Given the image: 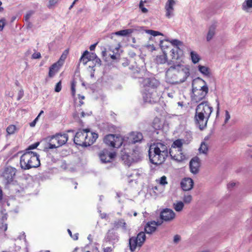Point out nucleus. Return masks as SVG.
Returning <instances> with one entry per match:
<instances>
[{"label":"nucleus","mask_w":252,"mask_h":252,"mask_svg":"<svg viewBox=\"0 0 252 252\" xmlns=\"http://www.w3.org/2000/svg\"><path fill=\"white\" fill-rule=\"evenodd\" d=\"M94 60L95 61V65H96V64H97L98 65H101V61L100 59L99 58H98L97 56H96V58H94Z\"/></svg>","instance_id":"680f3d73"},{"label":"nucleus","mask_w":252,"mask_h":252,"mask_svg":"<svg viewBox=\"0 0 252 252\" xmlns=\"http://www.w3.org/2000/svg\"><path fill=\"white\" fill-rule=\"evenodd\" d=\"M235 183H230L228 184L227 187L228 189H230L233 188L234 186H235Z\"/></svg>","instance_id":"774afa93"},{"label":"nucleus","mask_w":252,"mask_h":252,"mask_svg":"<svg viewBox=\"0 0 252 252\" xmlns=\"http://www.w3.org/2000/svg\"><path fill=\"white\" fill-rule=\"evenodd\" d=\"M120 221H121V219L115 221L113 223V226H114V227L118 228L120 227H121L122 223H120Z\"/></svg>","instance_id":"09e8293b"},{"label":"nucleus","mask_w":252,"mask_h":252,"mask_svg":"<svg viewBox=\"0 0 252 252\" xmlns=\"http://www.w3.org/2000/svg\"><path fill=\"white\" fill-rule=\"evenodd\" d=\"M184 206V203L182 201H178L173 204L174 209L177 212H181L183 210Z\"/></svg>","instance_id":"2f4dec72"},{"label":"nucleus","mask_w":252,"mask_h":252,"mask_svg":"<svg viewBox=\"0 0 252 252\" xmlns=\"http://www.w3.org/2000/svg\"><path fill=\"white\" fill-rule=\"evenodd\" d=\"M88 130V129H83L76 132L74 138V142L76 145L85 147Z\"/></svg>","instance_id":"9d476101"},{"label":"nucleus","mask_w":252,"mask_h":252,"mask_svg":"<svg viewBox=\"0 0 252 252\" xmlns=\"http://www.w3.org/2000/svg\"><path fill=\"white\" fill-rule=\"evenodd\" d=\"M123 160L124 161L125 164L127 165L128 166H129L131 165L132 162L131 159L130 158L129 156L127 155L123 156Z\"/></svg>","instance_id":"4c0bfd02"},{"label":"nucleus","mask_w":252,"mask_h":252,"mask_svg":"<svg viewBox=\"0 0 252 252\" xmlns=\"http://www.w3.org/2000/svg\"><path fill=\"white\" fill-rule=\"evenodd\" d=\"M34 13V11L33 10H30L28 11L24 17L25 21L29 22L30 18Z\"/></svg>","instance_id":"a19ab883"},{"label":"nucleus","mask_w":252,"mask_h":252,"mask_svg":"<svg viewBox=\"0 0 252 252\" xmlns=\"http://www.w3.org/2000/svg\"><path fill=\"white\" fill-rule=\"evenodd\" d=\"M146 240L145 232H139L136 237L132 236L129 238L128 245L129 249L131 252H133L137 247H141Z\"/></svg>","instance_id":"423d86ee"},{"label":"nucleus","mask_w":252,"mask_h":252,"mask_svg":"<svg viewBox=\"0 0 252 252\" xmlns=\"http://www.w3.org/2000/svg\"><path fill=\"white\" fill-rule=\"evenodd\" d=\"M191 100L196 103L203 101L207 96L209 88L206 82L200 77L194 79L192 83Z\"/></svg>","instance_id":"20e7f679"},{"label":"nucleus","mask_w":252,"mask_h":252,"mask_svg":"<svg viewBox=\"0 0 252 252\" xmlns=\"http://www.w3.org/2000/svg\"><path fill=\"white\" fill-rule=\"evenodd\" d=\"M75 86L76 82L74 80H73L72 81L71 85V94L73 97H74L75 95Z\"/></svg>","instance_id":"c03bdc74"},{"label":"nucleus","mask_w":252,"mask_h":252,"mask_svg":"<svg viewBox=\"0 0 252 252\" xmlns=\"http://www.w3.org/2000/svg\"><path fill=\"white\" fill-rule=\"evenodd\" d=\"M225 113V118L224 123L226 124L227 123L228 120L230 119V115L227 110H226Z\"/></svg>","instance_id":"603ef678"},{"label":"nucleus","mask_w":252,"mask_h":252,"mask_svg":"<svg viewBox=\"0 0 252 252\" xmlns=\"http://www.w3.org/2000/svg\"><path fill=\"white\" fill-rule=\"evenodd\" d=\"M98 44V42H96L94 44H92L90 46V50L91 51H94V49H95V48L96 47V46L97 45V44Z\"/></svg>","instance_id":"69168bd1"},{"label":"nucleus","mask_w":252,"mask_h":252,"mask_svg":"<svg viewBox=\"0 0 252 252\" xmlns=\"http://www.w3.org/2000/svg\"><path fill=\"white\" fill-rule=\"evenodd\" d=\"M181 239V237L178 235H176L174 237L173 242L175 243H178Z\"/></svg>","instance_id":"6e6d98bb"},{"label":"nucleus","mask_w":252,"mask_h":252,"mask_svg":"<svg viewBox=\"0 0 252 252\" xmlns=\"http://www.w3.org/2000/svg\"><path fill=\"white\" fill-rule=\"evenodd\" d=\"M113 249L110 247L103 248V252H112Z\"/></svg>","instance_id":"e2e57ef3"},{"label":"nucleus","mask_w":252,"mask_h":252,"mask_svg":"<svg viewBox=\"0 0 252 252\" xmlns=\"http://www.w3.org/2000/svg\"><path fill=\"white\" fill-rule=\"evenodd\" d=\"M20 164L24 170L38 167L40 165L39 156L35 152L27 151L21 156Z\"/></svg>","instance_id":"39448f33"},{"label":"nucleus","mask_w":252,"mask_h":252,"mask_svg":"<svg viewBox=\"0 0 252 252\" xmlns=\"http://www.w3.org/2000/svg\"><path fill=\"white\" fill-rule=\"evenodd\" d=\"M16 169L15 168L9 166L5 168L2 174V177L4 179L5 186L8 185L13 181Z\"/></svg>","instance_id":"1a4fd4ad"},{"label":"nucleus","mask_w":252,"mask_h":252,"mask_svg":"<svg viewBox=\"0 0 252 252\" xmlns=\"http://www.w3.org/2000/svg\"><path fill=\"white\" fill-rule=\"evenodd\" d=\"M194 182L190 178H185L181 182V187L184 191L191 190L193 187Z\"/></svg>","instance_id":"4468645a"},{"label":"nucleus","mask_w":252,"mask_h":252,"mask_svg":"<svg viewBox=\"0 0 252 252\" xmlns=\"http://www.w3.org/2000/svg\"><path fill=\"white\" fill-rule=\"evenodd\" d=\"M143 138V135L141 132H132L130 133L128 138L129 143L135 144L141 141Z\"/></svg>","instance_id":"6ab92c4d"},{"label":"nucleus","mask_w":252,"mask_h":252,"mask_svg":"<svg viewBox=\"0 0 252 252\" xmlns=\"http://www.w3.org/2000/svg\"><path fill=\"white\" fill-rule=\"evenodd\" d=\"M175 4L174 0H167L165 5V9L166 11L165 16L168 18H170L173 16L174 8L173 6Z\"/></svg>","instance_id":"dca6fc26"},{"label":"nucleus","mask_w":252,"mask_h":252,"mask_svg":"<svg viewBox=\"0 0 252 252\" xmlns=\"http://www.w3.org/2000/svg\"><path fill=\"white\" fill-rule=\"evenodd\" d=\"M192 196L189 194H185L183 198L184 202L187 204L190 203L192 201Z\"/></svg>","instance_id":"e433bc0d"},{"label":"nucleus","mask_w":252,"mask_h":252,"mask_svg":"<svg viewBox=\"0 0 252 252\" xmlns=\"http://www.w3.org/2000/svg\"><path fill=\"white\" fill-rule=\"evenodd\" d=\"M110 56L113 60H117L120 58V55L119 54H110Z\"/></svg>","instance_id":"864d4df0"},{"label":"nucleus","mask_w":252,"mask_h":252,"mask_svg":"<svg viewBox=\"0 0 252 252\" xmlns=\"http://www.w3.org/2000/svg\"><path fill=\"white\" fill-rule=\"evenodd\" d=\"M121 221H120V223H122L121 227H122V228L124 231H126L127 230L126 222L124 220H123V219H121Z\"/></svg>","instance_id":"5fc2aeb1"},{"label":"nucleus","mask_w":252,"mask_h":252,"mask_svg":"<svg viewBox=\"0 0 252 252\" xmlns=\"http://www.w3.org/2000/svg\"><path fill=\"white\" fill-rule=\"evenodd\" d=\"M71 238L74 240H77L78 239V233H76L74 235H72Z\"/></svg>","instance_id":"338daca9"},{"label":"nucleus","mask_w":252,"mask_h":252,"mask_svg":"<svg viewBox=\"0 0 252 252\" xmlns=\"http://www.w3.org/2000/svg\"><path fill=\"white\" fill-rule=\"evenodd\" d=\"M62 90V82L60 81L58 83H57L55 88V91L56 92L59 93Z\"/></svg>","instance_id":"de8ad7c7"},{"label":"nucleus","mask_w":252,"mask_h":252,"mask_svg":"<svg viewBox=\"0 0 252 252\" xmlns=\"http://www.w3.org/2000/svg\"><path fill=\"white\" fill-rule=\"evenodd\" d=\"M168 154L173 159L178 162H181L186 158V156L182 152V150L180 149H178L177 152H174L173 154L171 153V151H169Z\"/></svg>","instance_id":"a211bd4d"},{"label":"nucleus","mask_w":252,"mask_h":252,"mask_svg":"<svg viewBox=\"0 0 252 252\" xmlns=\"http://www.w3.org/2000/svg\"><path fill=\"white\" fill-rule=\"evenodd\" d=\"M57 138L56 135L52 136L48 144V148L50 149H55L58 148L59 146H57Z\"/></svg>","instance_id":"c85d7f7f"},{"label":"nucleus","mask_w":252,"mask_h":252,"mask_svg":"<svg viewBox=\"0 0 252 252\" xmlns=\"http://www.w3.org/2000/svg\"><path fill=\"white\" fill-rule=\"evenodd\" d=\"M188 68L181 64L170 66L166 71V81L170 84H177L184 82L189 76Z\"/></svg>","instance_id":"f03ea898"},{"label":"nucleus","mask_w":252,"mask_h":252,"mask_svg":"<svg viewBox=\"0 0 252 252\" xmlns=\"http://www.w3.org/2000/svg\"><path fill=\"white\" fill-rule=\"evenodd\" d=\"M190 57L193 63H197L200 60L199 56L194 51L190 52Z\"/></svg>","instance_id":"7c9ffc66"},{"label":"nucleus","mask_w":252,"mask_h":252,"mask_svg":"<svg viewBox=\"0 0 252 252\" xmlns=\"http://www.w3.org/2000/svg\"><path fill=\"white\" fill-rule=\"evenodd\" d=\"M170 43L173 45L176 46L177 47L176 48H177V49L178 48V46H181L183 44V43L181 41H180V40H179L178 39H173V40H171L170 41Z\"/></svg>","instance_id":"79ce46f5"},{"label":"nucleus","mask_w":252,"mask_h":252,"mask_svg":"<svg viewBox=\"0 0 252 252\" xmlns=\"http://www.w3.org/2000/svg\"><path fill=\"white\" fill-rule=\"evenodd\" d=\"M24 95V91L21 90L18 93L17 100H19Z\"/></svg>","instance_id":"bf43d9fd"},{"label":"nucleus","mask_w":252,"mask_h":252,"mask_svg":"<svg viewBox=\"0 0 252 252\" xmlns=\"http://www.w3.org/2000/svg\"><path fill=\"white\" fill-rule=\"evenodd\" d=\"M199 158L197 157L192 158L189 162V168L190 172L195 174L199 171L200 166Z\"/></svg>","instance_id":"2eb2a0df"},{"label":"nucleus","mask_w":252,"mask_h":252,"mask_svg":"<svg viewBox=\"0 0 252 252\" xmlns=\"http://www.w3.org/2000/svg\"><path fill=\"white\" fill-rule=\"evenodd\" d=\"M162 221H151L147 223L145 227V231L147 234H152L156 230L157 226L161 225Z\"/></svg>","instance_id":"f3484780"},{"label":"nucleus","mask_w":252,"mask_h":252,"mask_svg":"<svg viewBox=\"0 0 252 252\" xmlns=\"http://www.w3.org/2000/svg\"><path fill=\"white\" fill-rule=\"evenodd\" d=\"M242 7L244 10L252 8V0H245L242 4Z\"/></svg>","instance_id":"473e14b6"},{"label":"nucleus","mask_w":252,"mask_h":252,"mask_svg":"<svg viewBox=\"0 0 252 252\" xmlns=\"http://www.w3.org/2000/svg\"><path fill=\"white\" fill-rule=\"evenodd\" d=\"M5 25V20L2 18L0 20V31H2Z\"/></svg>","instance_id":"3c124183"},{"label":"nucleus","mask_w":252,"mask_h":252,"mask_svg":"<svg viewBox=\"0 0 252 252\" xmlns=\"http://www.w3.org/2000/svg\"><path fill=\"white\" fill-rule=\"evenodd\" d=\"M87 134L88 136L87 137L86 140L85 141V147L89 146L92 145L98 138L97 134L91 132L89 129L88 130Z\"/></svg>","instance_id":"aec40b11"},{"label":"nucleus","mask_w":252,"mask_h":252,"mask_svg":"<svg viewBox=\"0 0 252 252\" xmlns=\"http://www.w3.org/2000/svg\"><path fill=\"white\" fill-rule=\"evenodd\" d=\"M40 57H41V55H40V53L39 52L35 53L33 54L32 55V58L33 59H39Z\"/></svg>","instance_id":"13d9d810"},{"label":"nucleus","mask_w":252,"mask_h":252,"mask_svg":"<svg viewBox=\"0 0 252 252\" xmlns=\"http://www.w3.org/2000/svg\"><path fill=\"white\" fill-rule=\"evenodd\" d=\"M145 32H146V33L151 34L154 36H156L159 35H162V34L159 32L155 31H153V30H145Z\"/></svg>","instance_id":"ea45409f"},{"label":"nucleus","mask_w":252,"mask_h":252,"mask_svg":"<svg viewBox=\"0 0 252 252\" xmlns=\"http://www.w3.org/2000/svg\"><path fill=\"white\" fill-rule=\"evenodd\" d=\"M167 61V55L164 52L163 54L160 55H158L157 57L156 61L158 64H163L165 63Z\"/></svg>","instance_id":"cd10ccee"},{"label":"nucleus","mask_w":252,"mask_h":252,"mask_svg":"<svg viewBox=\"0 0 252 252\" xmlns=\"http://www.w3.org/2000/svg\"><path fill=\"white\" fill-rule=\"evenodd\" d=\"M0 229H3L5 231L7 229V224L6 223L2 224L1 226L0 227Z\"/></svg>","instance_id":"0e129e2a"},{"label":"nucleus","mask_w":252,"mask_h":252,"mask_svg":"<svg viewBox=\"0 0 252 252\" xmlns=\"http://www.w3.org/2000/svg\"><path fill=\"white\" fill-rule=\"evenodd\" d=\"M168 155L167 147L163 143H154L149 148V158L153 164L158 165L162 163Z\"/></svg>","instance_id":"7ed1b4c3"},{"label":"nucleus","mask_w":252,"mask_h":252,"mask_svg":"<svg viewBox=\"0 0 252 252\" xmlns=\"http://www.w3.org/2000/svg\"><path fill=\"white\" fill-rule=\"evenodd\" d=\"M62 65V64L59 61L54 63L49 68V76L50 77H53L58 72Z\"/></svg>","instance_id":"5701e85b"},{"label":"nucleus","mask_w":252,"mask_h":252,"mask_svg":"<svg viewBox=\"0 0 252 252\" xmlns=\"http://www.w3.org/2000/svg\"><path fill=\"white\" fill-rule=\"evenodd\" d=\"M216 26L214 25H213L209 27L206 37L207 41H210L213 38L216 33Z\"/></svg>","instance_id":"a878e982"},{"label":"nucleus","mask_w":252,"mask_h":252,"mask_svg":"<svg viewBox=\"0 0 252 252\" xmlns=\"http://www.w3.org/2000/svg\"><path fill=\"white\" fill-rule=\"evenodd\" d=\"M114 139L115 135L110 134L104 137L103 141L106 145L113 147Z\"/></svg>","instance_id":"393cba45"},{"label":"nucleus","mask_w":252,"mask_h":252,"mask_svg":"<svg viewBox=\"0 0 252 252\" xmlns=\"http://www.w3.org/2000/svg\"><path fill=\"white\" fill-rule=\"evenodd\" d=\"M198 70L199 72L202 73L203 75L210 77L211 75V72L210 69L206 66L201 65H199L198 66Z\"/></svg>","instance_id":"b1692460"},{"label":"nucleus","mask_w":252,"mask_h":252,"mask_svg":"<svg viewBox=\"0 0 252 252\" xmlns=\"http://www.w3.org/2000/svg\"><path fill=\"white\" fill-rule=\"evenodd\" d=\"M177 48L176 49H172L170 52L172 53V56H173L172 58L177 59L178 58V56H176L175 53L177 52Z\"/></svg>","instance_id":"4d7b16f0"},{"label":"nucleus","mask_w":252,"mask_h":252,"mask_svg":"<svg viewBox=\"0 0 252 252\" xmlns=\"http://www.w3.org/2000/svg\"><path fill=\"white\" fill-rule=\"evenodd\" d=\"M143 84L144 91L149 89L152 91V90H156L159 85V82L155 78H147L144 79Z\"/></svg>","instance_id":"f8f14e48"},{"label":"nucleus","mask_w":252,"mask_h":252,"mask_svg":"<svg viewBox=\"0 0 252 252\" xmlns=\"http://www.w3.org/2000/svg\"><path fill=\"white\" fill-rule=\"evenodd\" d=\"M208 150L207 145L204 142H202L199 149V152L203 154H206L208 152Z\"/></svg>","instance_id":"f704fd0d"},{"label":"nucleus","mask_w":252,"mask_h":252,"mask_svg":"<svg viewBox=\"0 0 252 252\" xmlns=\"http://www.w3.org/2000/svg\"><path fill=\"white\" fill-rule=\"evenodd\" d=\"M56 136L57 138V146H59V147L65 144L67 142L68 139V135L66 133L63 134H56Z\"/></svg>","instance_id":"412c9836"},{"label":"nucleus","mask_w":252,"mask_h":252,"mask_svg":"<svg viewBox=\"0 0 252 252\" xmlns=\"http://www.w3.org/2000/svg\"><path fill=\"white\" fill-rule=\"evenodd\" d=\"M119 240V236L114 228L109 230L105 237V242H109L112 245L117 243Z\"/></svg>","instance_id":"ddd939ff"},{"label":"nucleus","mask_w":252,"mask_h":252,"mask_svg":"<svg viewBox=\"0 0 252 252\" xmlns=\"http://www.w3.org/2000/svg\"><path fill=\"white\" fill-rule=\"evenodd\" d=\"M183 145V140L179 139L176 140L172 143L169 151L173 154L174 152H177L178 149H182Z\"/></svg>","instance_id":"4be33fe9"},{"label":"nucleus","mask_w":252,"mask_h":252,"mask_svg":"<svg viewBox=\"0 0 252 252\" xmlns=\"http://www.w3.org/2000/svg\"><path fill=\"white\" fill-rule=\"evenodd\" d=\"M175 213L170 209L165 208L163 209L160 213V219L161 220L159 221L170 222L175 218Z\"/></svg>","instance_id":"6e6552de"},{"label":"nucleus","mask_w":252,"mask_h":252,"mask_svg":"<svg viewBox=\"0 0 252 252\" xmlns=\"http://www.w3.org/2000/svg\"><path fill=\"white\" fill-rule=\"evenodd\" d=\"M133 32V29H128L116 32L114 33H113V34L119 36H127L131 34Z\"/></svg>","instance_id":"bb28decb"},{"label":"nucleus","mask_w":252,"mask_h":252,"mask_svg":"<svg viewBox=\"0 0 252 252\" xmlns=\"http://www.w3.org/2000/svg\"><path fill=\"white\" fill-rule=\"evenodd\" d=\"M123 143V139L121 136L115 135V139L113 145V148H120L122 145Z\"/></svg>","instance_id":"c756f323"},{"label":"nucleus","mask_w":252,"mask_h":252,"mask_svg":"<svg viewBox=\"0 0 252 252\" xmlns=\"http://www.w3.org/2000/svg\"><path fill=\"white\" fill-rule=\"evenodd\" d=\"M87 57L88 58V60H89V61H93L94 58H96V55L94 53H89V54L88 55H87Z\"/></svg>","instance_id":"8fccbe9b"},{"label":"nucleus","mask_w":252,"mask_h":252,"mask_svg":"<svg viewBox=\"0 0 252 252\" xmlns=\"http://www.w3.org/2000/svg\"><path fill=\"white\" fill-rule=\"evenodd\" d=\"M139 7L143 13H146L148 12V9L144 7L143 1L142 0L140 1Z\"/></svg>","instance_id":"49530a36"},{"label":"nucleus","mask_w":252,"mask_h":252,"mask_svg":"<svg viewBox=\"0 0 252 252\" xmlns=\"http://www.w3.org/2000/svg\"><path fill=\"white\" fill-rule=\"evenodd\" d=\"M99 158L102 163L110 162L116 156L115 152H110L107 149H103L98 154Z\"/></svg>","instance_id":"9b49d317"},{"label":"nucleus","mask_w":252,"mask_h":252,"mask_svg":"<svg viewBox=\"0 0 252 252\" xmlns=\"http://www.w3.org/2000/svg\"><path fill=\"white\" fill-rule=\"evenodd\" d=\"M159 183L162 186L167 185L168 183L166 180V177L165 176H162L159 180Z\"/></svg>","instance_id":"a18cd8bd"},{"label":"nucleus","mask_w":252,"mask_h":252,"mask_svg":"<svg viewBox=\"0 0 252 252\" xmlns=\"http://www.w3.org/2000/svg\"><path fill=\"white\" fill-rule=\"evenodd\" d=\"M39 145V142H35V143L30 145L28 147V148L27 149H26V151H31L32 150L36 149Z\"/></svg>","instance_id":"37998d69"},{"label":"nucleus","mask_w":252,"mask_h":252,"mask_svg":"<svg viewBox=\"0 0 252 252\" xmlns=\"http://www.w3.org/2000/svg\"><path fill=\"white\" fill-rule=\"evenodd\" d=\"M143 100L145 102L155 104L158 102L160 99L156 90H146L143 94Z\"/></svg>","instance_id":"0eeeda50"},{"label":"nucleus","mask_w":252,"mask_h":252,"mask_svg":"<svg viewBox=\"0 0 252 252\" xmlns=\"http://www.w3.org/2000/svg\"><path fill=\"white\" fill-rule=\"evenodd\" d=\"M213 111V108L208 101H202L196 106L194 121L196 126L200 130H203L207 127Z\"/></svg>","instance_id":"f257e3e1"},{"label":"nucleus","mask_w":252,"mask_h":252,"mask_svg":"<svg viewBox=\"0 0 252 252\" xmlns=\"http://www.w3.org/2000/svg\"><path fill=\"white\" fill-rule=\"evenodd\" d=\"M38 117H37L32 122H31L30 124V126L31 127H34L35 125H36V123L38 120Z\"/></svg>","instance_id":"052dcab7"},{"label":"nucleus","mask_w":252,"mask_h":252,"mask_svg":"<svg viewBox=\"0 0 252 252\" xmlns=\"http://www.w3.org/2000/svg\"><path fill=\"white\" fill-rule=\"evenodd\" d=\"M89 54V52L86 50L82 55L81 56V58L80 59V61L81 62H82L84 64H86L88 62H89V59L87 57V55H88Z\"/></svg>","instance_id":"72a5a7b5"},{"label":"nucleus","mask_w":252,"mask_h":252,"mask_svg":"<svg viewBox=\"0 0 252 252\" xmlns=\"http://www.w3.org/2000/svg\"><path fill=\"white\" fill-rule=\"evenodd\" d=\"M16 130V127L15 125H10L6 128V132L8 134L11 135L15 133Z\"/></svg>","instance_id":"c9c22d12"},{"label":"nucleus","mask_w":252,"mask_h":252,"mask_svg":"<svg viewBox=\"0 0 252 252\" xmlns=\"http://www.w3.org/2000/svg\"><path fill=\"white\" fill-rule=\"evenodd\" d=\"M59 0H49L47 5L49 9L54 7L59 2Z\"/></svg>","instance_id":"58836bf2"}]
</instances>
